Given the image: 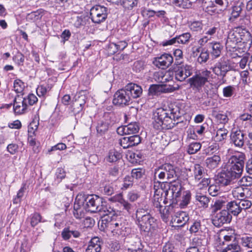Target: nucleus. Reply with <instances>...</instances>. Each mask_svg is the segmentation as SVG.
<instances>
[{
    "instance_id": "f257e3e1",
    "label": "nucleus",
    "mask_w": 252,
    "mask_h": 252,
    "mask_svg": "<svg viewBox=\"0 0 252 252\" xmlns=\"http://www.w3.org/2000/svg\"><path fill=\"white\" fill-rule=\"evenodd\" d=\"M182 106L180 103H174L169 106L168 109H157L153 115V127L159 131L173 128L179 123L176 121L179 120L185 114Z\"/></svg>"
},
{
    "instance_id": "f03ea898",
    "label": "nucleus",
    "mask_w": 252,
    "mask_h": 252,
    "mask_svg": "<svg viewBox=\"0 0 252 252\" xmlns=\"http://www.w3.org/2000/svg\"><path fill=\"white\" fill-rule=\"evenodd\" d=\"M156 221L147 209L139 208L136 210L135 222L141 234H147L155 229Z\"/></svg>"
},
{
    "instance_id": "7ed1b4c3",
    "label": "nucleus",
    "mask_w": 252,
    "mask_h": 252,
    "mask_svg": "<svg viewBox=\"0 0 252 252\" xmlns=\"http://www.w3.org/2000/svg\"><path fill=\"white\" fill-rule=\"evenodd\" d=\"M212 75L211 72L207 69L200 70L188 80L191 88L199 91L209 82Z\"/></svg>"
},
{
    "instance_id": "20e7f679",
    "label": "nucleus",
    "mask_w": 252,
    "mask_h": 252,
    "mask_svg": "<svg viewBox=\"0 0 252 252\" xmlns=\"http://www.w3.org/2000/svg\"><path fill=\"white\" fill-rule=\"evenodd\" d=\"M172 180L169 183L168 189L165 191V198L163 201L164 204H166L168 200H172V203H177L179 197L182 194L184 188L181 182L175 180Z\"/></svg>"
},
{
    "instance_id": "39448f33",
    "label": "nucleus",
    "mask_w": 252,
    "mask_h": 252,
    "mask_svg": "<svg viewBox=\"0 0 252 252\" xmlns=\"http://www.w3.org/2000/svg\"><path fill=\"white\" fill-rule=\"evenodd\" d=\"M85 206L86 211L91 213H97L99 205L102 202V198L96 195H77Z\"/></svg>"
},
{
    "instance_id": "423d86ee",
    "label": "nucleus",
    "mask_w": 252,
    "mask_h": 252,
    "mask_svg": "<svg viewBox=\"0 0 252 252\" xmlns=\"http://www.w3.org/2000/svg\"><path fill=\"white\" fill-rule=\"evenodd\" d=\"M232 69V67L230 60L224 57H222L218 60L212 68L213 72L221 78L223 83L226 81L225 77L227 73Z\"/></svg>"
},
{
    "instance_id": "0eeeda50",
    "label": "nucleus",
    "mask_w": 252,
    "mask_h": 252,
    "mask_svg": "<svg viewBox=\"0 0 252 252\" xmlns=\"http://www.w3.org/2000/svg\"><path fill=\"white\" fill-rule=\"evenodd\" d=\"M245 159V154L242 152H239L230 158L227 166L232 170L237 172V173L241 176L243 171Z\"/></svg>"
},
{
    "instance_id": "6e6552de",
    "label": "nucleus",
    "mask_w": 252,
    "mask_h": 252,
    "mask_svg": "<svg viewBox=\"0 0 252 252\" xmlns=\"http://www.w3.org/2000/svg\"><path fill=\"white\" fill-rule=\"evenodd\" d=\"M114 114L106 113H105L101 119L98 121L96 126V130L98 135L99 136L103 135L114 125L115 123L112 120Z\"/></svg>"
},
{
    "instance_id": "1a4fd4ad",
    "label": "nucleus",
    "mask_w": 252,
    "mask_h": 252,
    "mask_svg": "<svg viewBox=\"0 0 252 252\" xmlns=\"http://www.w3.org/2000/svg\"><path fill=\"white\" fill-rule=\"evenodd\" d=\"M107 11L108 9L106 7L100 5H95L90 9V18L93 23L100 24L106 19Z\"/></svg>"
},
{
    "instance_id": "9d476101",
    "label": "nucleus",
    "mask_w": 252,
    "mask_h": 252,
    "mask_svg": "<svg viewBox=\"0 0 252 252\" xmlns=\"http://www.w3.org/2000/svg\"><path fill=\"white\" fill-rule=\"evenodd\" d=\"M240 177L237 172L232 170L227 166L226 170H223L219 174L216 180L217 184L221 186L230 185L233 180Z\"/></svg>"
},
{
    "instance_id": "9b49d317",
    "label": "nucleus",
    "mask_w": 252,
    "mask_h": 252,
    "mask_svg": "<svg viewBox=\"0 0 252 252\" xmlns=\"http://www.w3.org/2000/svg\"><path fill=\"white\" fill-rule=\"evenodd\" d=\"M211 221L213 224L218 227H220L224 224L230 223L232 220V216L227 210L223 209L219 212L212 213Z\"/></svg>"
},
{
    "instance_id": "f8f14e48",
    "label": "nucleus",
    "mask_w": 252,
    "mask_h": 252,
    "mask_svg": "<svg viewBox=\"0 0 252 252\" xmlns=\"http://www.w3.org/2000/svg\"><path fill=\"white\" fill-rule=\"evenodd\" d=\"M193 67L188 64L174 66L173 70L175 79L180 82L184 81L192 74Z\"/></svg>"
},
{
    "instance_id": "ddd939ff",
    "label": "nucleus",
    "mask_w": 252,
    "mask_h": 252,
    "mask_svg": "<svg viewBox=\"0 0 252 252\" xmlns=\"http://www.w3.org/2000/svg\"><path fill=\"white\" fill-rule=\"evenodd\" d=\"M132 102L129 95L124 88L118 90L114 94L113 103L115 105L124 107Z\"/></svg>"
},
{
    "instance_id": "4468645a",
    "label": "nucleus",
    "mask_w": 252,
    "mask_h": 252,
    "mask_svg": "<svg viewBox=\"0 0 252 252\" xmlns=\"http://www.w3.org/2000/svg\"><path fill=\"white\" fill-rule=\"evenodd\" d=\"M97 212L100 213V215L102 216V222H106V220H104L107 219V218L113 219L115 217H118L115 210L106 201L102 200V202L99 205Z\"/></svg>"
},
{
    "instance_id": "2eb2a0df",
    "label": "nucleus",
    "mask_w": 252,
    "mask_h": 252,
    "mask_svg": "<svg viewBox=\"0 0 252 252\" xmlns=\"http://www.w3.org/2000/svg\"><path fill=\"white\" fill-rule=\"evenodd\" d=\"M240 33L236 31H230L227 35L225 42L226 49L230 52H233L236 50L237 44L242 41Z\"/></svg>"
},
{
    "instance_id": "dca6fc26",
    "label": "nucleus",
    "mask_w": 252,
    "mask_h": 252,
    "mask_svg": "<svg viewBox=\"0 0 252 252\" xmlns=\"http://www.w3.org/2000/svg\"><path fill=\"white\" fill-rule=\"evenodd\" d=\"M245 134L240 129L232 130L230 134V143L235 147L243 148L245 145Z\"/></svg>"
},
{
    "instance_id": "f3484780",
    "label": "nucleus",
    "mask_w": 252,
    "mask_h": 252,
    "mask_svg": "<svg viewBox=\"0 0 252 252\" xmlns=\"http://www.w3.org/2000/svg\"><path fill=\"white\" fill-rule=\"evenodd\" d=\"M161 165V169L165 172L168 180H175L179 177V168L174 164L165 162Z\"/></svg>"
},
{
    "instance_id": "a211bd4d",
    "label": "nucleus",
    "mask_w": 252,
    "mask_h": 252,
    "mask_svg": "<svg viewBox=\"0 0 252 252\" xmlns=\"http://www.w3.org/2000/svg\"><path fill=\"white\" fill-rule=\"evenodd\" d=\"M189 214L184 211H180L177 213V215L173 217L170 220V224L172 227H183L189 221Z\"/></svg>"
},
{
    "instance_id": "6ab92c4d",
    "label": "nucleus",
    "mask_w": 252,
    "mask_h": 252,
    "mask_svg": "<svg viewBox=\"0 0 252 252\" xmlns=\"http://www.w3.org/2000/svg\"><path fill=\"white\" fill-rule=\"evenodd\" d=\"M153 63L156 66L164 69L173 63V57L170 54L164 53L159 57L155 58Z\"/></svg>"
},
{
    "instance_id": "aec40b11",
    "label": "nucleus",
    "mask_w": 252,
    "mask_h": 252,
    "mask_svg": "<svg viewBox=\"0 0 252 252\" xmlns=\"http://www.w3.org/2000/svg\"><path fill=\"white\" fill-rule=\"evenodd\" d=\"M22 98L23 94H17L13 100V111L18 115L25 113L27 110V99Z\"/></svg>"
},
{
    "instance_id": "412c9836",
    "label": "nucleus",
    "mask_w": 252,
    "mask_h": 252,
    "mask_svg": "<svg viewBox=\"0 0 252 252\" xmlns=\"http://www.w3.org/2000/svg\"><path fill=\"white\" fill-rule=\"evenodd\" d=\"M174 87H170V86L167 87V86L160 85L157 84L151 85L148 90V95L149 96H158L160 95L162 93L172 92L177 89Z\"/></svg>"
},
{
    "instance_id": "4be33fe9",
    "label": "nucleus",
    "mask_w": 252,
    "mask_h": 252,
    "mask_svg": "<svg viewBox=\"0 0 252 252\" xmlns=\"http://www.w3.org/2000/svg\"><path fill=\"white\" fill-rule=\"evenodd\" d=\"M118 217H115L113 219L107 218L106 222H105L106 226L111 230V232L114 236H119L122 234L123 224L120 221L117 220Z\"/></svg>"
},
{
    "instance_id": "5701e85b",
    "label": "nucleus",
    "mask_w": 252,
    "mask_h": 252,
    "mask_svg": "<svg viewBox=\"0 0 252 252\" xmlns=\"http://www.w3.org/2000/svg\"><path fill=\"white\" fill-rule=\"evenodd\" d=\"M141 142V137L139 135H132L131 136L124 137L119 140L120 145L124 149L137 145Z\"/></svg>"
},
{
    "instance_id": "b1692460",
    "label": "nucleus",
    "mask_w": 252,
    "mask_h": 252,
    "mask_svg": "<svg viewBox=\"0 0 252 252\" xmlns=\"http://www.w3.org/2000/svg\"><path fill=\"white\" fill-rule=\"evenodd\" d=\"M124 88L132 100L134 98L140 97L142 94L143 90L142 87L135 83H130L127 84Z\"/></svg>"
},
{
    "instance_id": "393cba45",
    "label": "nucleus",
    "mask_w": 252,
    "mask_h": 252,
    "mask_svg": "<svg viewBox=\"0 0 252 252\" xmlns=\"http://www.w3.org/2000/svg\"><path fill=\"white\" fill-rule=\"evenodd\" d=\"M82 200L77 195L73 205V216L79 220L83 218L85 214L86 209L82 203Z\"/></svg>"
},
{
    "instance_id": "a878e982",
    "label": "nucleus",
    "mask_w": 252,
    "mask_h": 252,
    "mask_svg": "<svg viewBox=\"0 0 252 252\" xmlns=\"http://www.w3.org/2000/svg\"><path fill=\"white\" fill-rule=\"evenodd\" d=\"M153 173L154 177L153 181L154 183V189L155 190V192H157L158 189L157 188H158L159 186H161L162 185V183L159 181L158 179L164 180L166 177V173L163 171V169H161V165L155 168L153 171Z\"/></svg>"
},
{
    "instance_id": "bb28decb",
    "label": "nucleus",
    "mask_w": 252,
    "mask_h": 252,
    "mask_svg": "<svg viewBox=\"0 0 252 252\" xmlns=\"http://www.w3.org/2000/svg\"><path fill=\"white\" fill-rule=\"evenodd\" d=\"M208 48L212 59H214L220 56L223 46L220 42L213 41L208 44Z\"/></svg>"
},
{
    "instance_id": "cd10ccee",
    "label": "nucleus",
    "mask_w": 252,
    "mask_h": 252,
    "mask_svg": "<svg viewBox=\"0 0 252 252\" xmlns=\"http://www.w3.org/2000/svg\"><path fill=\"white\" fill-rule=\"evenodd\" d=\"M244 7L245 5L243 2L238 1L235 3L230 8V16L229 18V21L233 22L240 16Z\"/></svg>"
},
{
    "instance_id": "c85d7f7f",
    "label": "nucleus",
    "mask_w": 252,
    "mask_h": 252,
    "mask_svg": "<svg viewBox=\"0 0 252 252\" xmlns=\"http://www.w3.org/2000/svg\"><path fill=\"white\" fill-rule=\"evenodd\" d=\"M61 236L64 240H68L73 237L74 238H79L81 233L71 226L64 227L61 232Z\"/></svg>"
},
{
    "instance_id": "c756f323",
    "label": "nucleus",
    "mask_w": 252,
    "mask_h": 252,
    "mask_svg": "<svg viewBox=\"0 0 252 252\" xmlns=\"http://www.w3.org/2000/svg\"><path fill=\"white\" fill-rule=\"evenodd\" d=\"M103 242L97 237L91 239L89 245L86 250V252H100Z\"/></svg>"
},
{
    "instance_id": "7c9ffc66",
    "label": "nucleus",
    "mask_w": 252,
    "mask_h": 252,
    "mask_svg": "<svg viewBox=\"0 0 252 252\" xmlns=\"http://www.w3.org/2000/svg\"><path fill=\"white\" fill-rule=\"evenodd\" d=\"M221 163L220 154L217 153L212 156L208 157L205 160V163L207 168L210 169H214L218 168Z\"/></svg>"
},
{
    "instance_id": "2f4dec72",
    "label": "nucleus",
    "mask_w": 252,
    "mask_h": 252,
    "mask_svg": "<svg viewBox=\"0 0 252 252\" xmlns=\"http://www.w3.org/2000/svg\"><path fill=\"white\" fill-rule=\"evenodd\" d=\"M191 193L189 190H186L182 192L181 195L179 197L178 200H177L176 204H179L181 208L186 207L190 203L191 199Z\"/></svg>"
},
{
    "instance_id": "473e14b6",
    "label": "nucleus",
    "mask_w": 252,
    "mask_h": 252,
    "mask_svg": "<svg viewBox=\"0 0 252 252\" xmlns=\"http://www.w3.org/2000/svg\"><path fill=\"white\" fill-rule=\"evenodd\" d=\"M237 201H231L226 203V209L230 215L237 216L242 211Z\"/></svg>"
},
{
    "instance_id": "72a5a7b5",
    "label": "nucleus",
    "mask_w": 252,
    "mask_h": 252,
    "mask_svg": "<svg viewBox=\"0 0 252 252\" xmlns=\"http://www.w3.org/2000/svg\"><path fill=\"white\" fill-rule=\"evenodd\" d=\"M201 240L194 238L192 240V246L187 249L186 252H209L201 245Z\"/></svg>"
},
{
    "instance_id": "f704fd0d",
    "label": "nucleus",
    "mask_w": 252,
    "mask_h": 252,
    "mask_svg": "<svg viewBox=\"0 0 252 252\" xmlns=\"http://www.w3.org/2000/svg\"><path fill=\"white\" fill-rule=\"evenodd\" d=\"M122 158L121 153L113 149L110 150L105 158L106 160L108 162H115Z\"/></svg>"
},
{
    "instance_id": "c9c22d12",
    "label": "nucleus",
    "mask_w": 252,
    "mask_h": 252,
    "mask_svg": "<svg viewBox=\"0 0 252 252\" xmlns=\"http://www.w3.org/2000/svg\"><path fill=\"white\" fill-rule=\"evenodd\" d=\"M72 20L73 26L76 28H80L89 22V18L84 15H81L72 18Z\"/></svg>"
},
{
    "instance_id": "e433bc0d",
    "label": "nucleus",
    "mask_w": 252,
    "mask_h": 252,
    "mask_svg": "<svg viewBox=\"0 0 252 252\" xmlns=\"http://www.w3.org/2000/svg\"><path fill=\"white\" fill-rule=\"evenodd\" d=\"M249 191L248 188H244L242 186L235 188L232 191L234 197H237L238 200L246 198L247 196L246 193Z\"/></svg>"
},
{
    "instance_id": "4c0bfd02",
    "label": "nucleus",
    "mask_w": 252,
    "mask_h": 252,
    "mask_svg": "<svg viewBox=\"0 0 252 252\" xmlns=\"http://www.w3.org/2000/svg\"><path fill=\"white\" fill-rule=\"evenodd\" d=\"M117 200L123 207V210H126L129 214L133 212L134 206L127 200L123 198L121 194L118 195Z\"/></svg>"
},
{
    "instance_id": "58836bf2",
    "label": "nucleus",
    "mask_w": 252,
    "mask_h": 252,
    "mask_svg": "<svg viewBox=\"0 0 252 252\" xmlns=\"http://www.w3.org/2000/svg\"><path fill=\"white\" fill-rule=\"evenodd\" d=\"M171 203L168 206L164 207L163 210L160 212L161 217L163 221H166L169 215L174 211L173 204L176 203H172V200H170Z\"/></svg>"
},
{
    "instance_id": "ea45409f",
    "label": "nucleus",
    "mask_w": 252,
    "mask_h": 252,
    "mask_svg": "<svg viewBox=\"0 0 252 252\" xmlns=\"http://www.w3.org/2000/svg\"><path fill=\"white\" fill-rule=\"evenodd\" d=\"M226 245V247L222 250L221 252H239L241 250V246L239 245L238 240Z\"/></svg>"
},
{
    "instance_id": "a19ab883",
    "label": "nucleus",
    "mask_w": 252,
    "mask_h": 252,
    "mask_svg": "<svg viewBox=\"0 0 252 252\" xmlns=\"http://www.w3.org/2000/svg\"><path fill=\"white\" fill-rule=\"evenodd\" d=\"M127 135H138L139 126L137 122H131L126 126Z\"/></svg>"
},
{
    "instance_id": "79ce46f5",
    "label": "nucleus",
    "mask_w": 252,
    "mask_h": 252,
    "mask_svg": "<svg viewBox=\"0 0 252 252\" xmlns=\"http://www.w3.org/2000/svg\"><path fill=\"white\" fill-rule=\"evenodd\" d=\"M227 203L223 200H217L212 206V213L219 212L223 209H226Z\"/></svg>"
},
{
    "instance_id": "37998d69",
    "label": "nucleus",
    "mask_w": 252,
    "mask_h": 252,
    "mask_svg": "<svg viewBox=\"0 0 252 252\" xmlns=\"http://www.w3.org/2000/svg\"><path fill=\"white\" fill-rule=\"evenodd\" d=\"M193 173L195 180L197 181H199L203 178V175L205 173L203 167L201 166L199 164H195L194 166Z\"/></svg>"
},
{
    "instance_id": "c03bdc74",
    "label": "nucleus",
    "mask_w": 252,
    "mask_h": 252,
    "mask_svg": "<svg viewBox=\"0 0 252 252\" xmlns=\"http://www.w3.org/2000/svg\"><path fill=\"white\" fill-rule=\"evenodd\" d=\"M173 55L175 57V63L173 66L181 65L183 63V51L179 49H176L173 52Z\"/></svg>"
},
{
    "instance_id": "a18cd8bd",
    "label": "nucleus",
    "mask_w": 252,
    "mask_h": 252,
    "mask_svg": "<svg viewBox=\"0 0 252 252\" xmlns=\"http://www.w3.org/2000/svg\"><path fill=\"white\" fill-rule=\"evenodd\" d=\"M240 245L242 247L247 249H252V237L249 236H243L240 239Z\"/></svg>"
},
{
    "instance_id": "49530a36",
    "label": "nucleus",
    "mask_w": 252,
    "mask_h": 252,
    "mask_svg": "<svg viewBox=\"0 0 252 252\" xmlns=\"http://www.w3.org/2000/svg\"><path fill=\"white\" fill-rule=\"evenodd\" d=\"M43 15V10L42 9L32 11L28 14L27 18L33 21L40 20Z\"/></svg>"
},
{
    "instance_id": "de8ad7c7",
    "label": "nucleus",
    "mask_w": 252,
    "mask_h": 252,
    "mask_svg": "<svg viewBox=\"0 0 252 252\" xmlns=\"http://www.w3.org/2000/svg\"><path fill=\"white\" fill-rule=\"evenodd\" d=\"M209 51L205 48H202L199 56L197 58V61L199 63L201 64L203 63H205L209 60Z\"/></svg>"
},
{
    "instance_id": "09e8293b",
    "label": "nucleus",
    "mask_w": 252,
    "mask_h": 252,
    "mask_svg": "<svg viewBox=\"0 0 252 252\" xmlns=\"http://www.w3.org/2000/svg\"><path fill=\"white\" fill-rule=\"evenodd\" d=\"M220 184H217L211 185L208 188V192L212 196H216L221 193Z\"/></svg>"
},
{
    "instance_id": "8fccbe9b",
    "label": "nucleus",
    "mask_w": 252,
    "mask_h": 252,
    "mask_svg": "<svg viewBox=\"0 0 252 252\" xmlns=\"http://www.w3.org/2000/svg\"><path fill=\"white\" fill-rule=\"evenodd\" d=\"M195 198L196 200L200 203V204L201 207L203 208L208 207V203L210 201L209 198L208 197L199 193L196 194Z\"/></svg>"
},
{
    "instance_id": "3c124183",
    "label": "nucleus",
    "mask_w": 252,
    "mask_h": 252,
    "mask_svg": "<svg viewBox=\"0 0 252 252\" xmlns=\"http://www.w3.org/2000/svg\"><path fill=\"white\" fill-rule=\"evenodd\" d=\"M139 0H122L121 4L125 8L128 10L132 9L137 6Z\"/></svg>"
},
{
    "instance_id": "603ef678",
    "label": "nucleus",
    "mask_w": 252,
    "mask_h": 252,
    "mask_svg": "<svg viewBox=\"0 0 252 252\" xmlns=\"http://www.w3.org/2000/svg\"><path fill=\"white\" fill-rule=\"evenodd\" d=\"M228 131L225 128H219L216 133V138L218 141L220 142L226 139Z\"/></svg>"
},
{
    "instance_id": "864d4df0",
    "label": "nucleus",
    "mask_w": 252,
    "mask_h": 252,
    "mask_svg": "<svg viewBox=\"0 0 252 252\" xmlns=\"http://www.w3.org/2000/svg\"><path fill=\"white\" fill-rule=\"evenodd\" d=\"M145 173V169L143 168L133 169L131 172V177L133 179H140L143 177Z\"/></svg>"
},
{
    "instance_id": "5fc2aeb1",
    "label": "nucleus",
    "mask_w": 252,
    "mask_h": 252,
    "mask_svg": "<svg viewBox=\"0 0 252 252\" xmlns=\"http://www.w3.org/2000/svg\"><path fill=\"white\" fill-rule=\"evenodd\" d=\"M12 60L18 66H23L25 61V57L23 54L18 52L13 56Z\"/></svg>"
},
{
    "instance_id": "6e6d98bb",
    "label": "nucleus",
    "mask_w": 252,
    "mask_h": 252,
    "mask_svg": "<svg viewBox=\"0 0 252 252\" xmlns=\"http://www.w3.org/2000/svg\"><path fill=\"white\" fill-rule=\"evenodd\" d=\"M201 145L199 142H192L190 143L188 148V152L192 155L197 153L201 148Z\"/></svg>"
},
{
    "instance_id": "4d7b16f0",
    "label": "nucleus",
    "mask_w": 252,
    "mask_h": 252,
    "mask_svg": "<svg viewBox=\"0 0 252 252\" xmlns=\"http://www.w3.org/2000/svg\"><path fill=\"white\" fill-rule=\"evenodd\" d=\"M163 201L164 200H163L162 197L158 194L154 195L153 200V205L155 208H157L158 211L159 212H161V208L162 207L161 203V202H163Z\"/></svg>"
},
{
    "instance_id": "13d9d810",
    "label": "nucleus",
    "mask_w": 252,
    "mask_h": 252,
    "mask_svg": "<svg viewBox=\"0 0 252 252\" xmlns=\"http://www.w3.org/2000/svg\"><path fill=\"white\" fill-rule=\"evenodd\" d=\"M239 205L241 207V210L242 211L243 210H246L250 208L252 206V202L251 201L246 199L245 198L239 199L238 201Z\"/></svg>"
},
{
    "instance_id": "bf43d9fd",
    "label": "nucleus",
    "mask_w": 252,
    "mask_h": 252,
    "mask_svg": "<svg viewBox=\"0 0 252 252\" xmlns=\"http://www.w3.org/2000/svg\"><path fill=\"white\" fill-rule=\"evenodd\" d=\"M240 186L248 187L252 185V177L250 176H244L238 181Z\"/></svg>"
},
{
    "instance_id": "052dcab7",
    "label": "nucleus",
    "mask_w": 252,
    "mask_h": 252,
    "mask_svg": "<svg viewBox=\"0 0 252 252\" xmlns=\"http://www.w3.org/2000/svg\"><path fill=\"white\" fill-rule=\"evenodd\" d=\"M177 36L178 41V43L186 44L189 42L191 34L189 32H186Z\"/></svg>"
},
{
    "instance_id": "680f3d73",
    "label": "nucleus",
    "mask_w": 252,
    "mask_h": 252,
    "mask_svg": "<svg viewBox=\"0 0 252 252\" xmlns=\"http://www.w3.org/2000/svg\"><path fill=\"white\" fill-rule=\"evenodd\" d=\"M14 89L15 91L18 94L22 93L25 88V85L20 79H16L14 82Z\"/></svg>"
},
{
    "instance_id": "e2e57ef3",
    "label": "nucleus",
    "mask_w": 252,
    "mask_h": 252,
    "mask_svg": "<svg viewBox=\"0 0 252 252\" xmlns=\"http://www.w3.org/2000/svg\"><path fill=\"white\" fill-rule=\"evenodd\" d=\"M101 192L106 195H111L114 193V188L111 184H108L100 188Z\"/></svg>"
},
{
    "instance_id": "0e129e2a",
    "label": "nucleus",
    "mask_w": 252,
    "mask_h": 252,
    "mask_svg": "<svg viewBox=\"0 0 252 252\" xmlns=\"http://www.w3.org/2000/svg\"><path fill=\"white\" fill-rule=\"evenodd\" d=\"M42 217L40 214L38 213H34L31 215V224L32 227H34L37 224L41 222Z\"/></svg>"
},
{
    "instance_id": "69168bd1",
    "label": "nucleus",
    "mask_w": 252,
    "mask_h": 252,
    "mask_svg": "<svg viewBox=\"0 0 252 252\" xmlns=\"http://www.w3.org/2000/svg\"><path fill=\"white\" fill-rule=\"evenodd\" d=\"M235 88L233 86H228L223 88L222 90L223 95L225 97H230L233 95Z\"/></svg>"
},
{
    "instance_id": "338daca9",
    "label": "nucleus",
    "mask_w": 252,
    "mask_h": 252,
    "mask_svg": "<svg viewBox=\"0 0 252 252\" xmlns=\"http://www.w3.org/2000/svg\"><path fill=\"white\" fill-rule=\"evenodd\" d=\"M189 27L192 32H201L202 30L203 24L200 21H194L189 25Z\"/></svg>"
},
{
    "instance_id": "774afa93",
    "label": "nucleus",
    "mask_w": 252,
    "mask_h": 252,
    "mask_svg": "<svg viewBox=\"0 0 252 252\" xmlns=\"http://www.w3.org/2000/svg\"><path fill=\"white\" fill-rule=\"evenodd\" d=\"M55 175L56 180L59 183L65 177L66 172L64 169L62 168H58Z\"/></svg>"
}]
</instances>
